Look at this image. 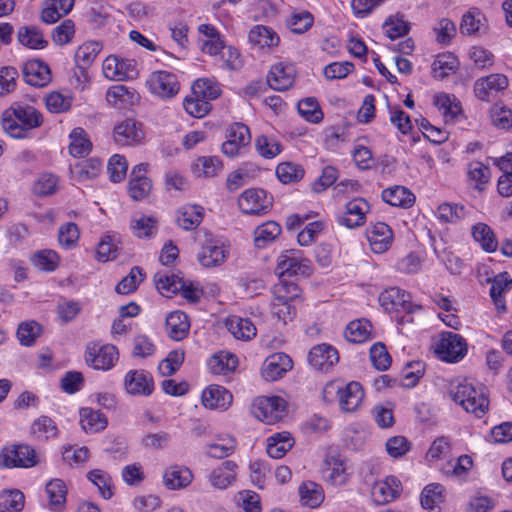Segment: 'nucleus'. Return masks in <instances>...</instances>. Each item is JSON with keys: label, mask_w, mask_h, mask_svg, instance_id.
Listing matches in <instances>:
<instances>
[{"label": "nucleus", "mask_w": 512, "mask_h": 512, "mask_svg": "<svg viewBox=\"0 0 512 512\" xmlns=\"http://www.w3.org/2000/svg\"><path fill=\"white\" fill-rule=\"evenodd\" d=\"M43 123L42 114L30 105L13 104L2 113L3 130L12 138H29L31 131Z\"/></svg>", "instance_id": "1"}, {"label": "nucleus", "mask_w": 512, "mask_h": 512, "mask_svg": "<svg viewBox=\"0 0 512 512\" xmlns=\"http://www.w3.org/2000/svg\"><path fill=\"white\" fill-rule=\"evenodd\" d=\"M450 396L466 412L482 417L488 410L486 387L473 379H462L451 385Z\"/></svg>", "instance_id": "2"}, {"label": "nucleus", "mask_w": 512, "mask_h": 512, "mask_svg": "<svg viewBox=\"0 0 512 512\" xmlns=\"http://www.w3.org/2000/svg\"><path fill=\"white\" fill-rule=\"evenodd\" d=\"M220 95V89L206 79H198L192 86V94L184 100V109L193 117L201 118L211 110L210 100Z\"/></svg>", "instance_id": "3"}, {"label": "nucleus", "mask_w": 512, "mask_h": 512, "mask_svg": "<svg viewBox=\"0 0 512 512\" xmlns=\"http://www.w3.org/2000/svg\"><path fill=\"white\" fill-rule=\"evenodd\" d=\"M84 359L89 367L95 370L108 371L116 365L119 359V351L113 344L89 342L86 345Z\"/></svg>", "instance_id": "4"}, {"label": "nucleus", "mask_w": 512, "mask_h": 512, "mask_svg": "<svg viewBox=\"0 0 512 512\" xmlns=\"http://www.w3.org/2000/svg\"><path fill=\"white\" fill-rule=\"evenodd\" d=\"M229 253V246L222 240L206 234L197 253V261L205 268H214L221 266L227 260Z\"/></svg>", "instance_id": "5"}, {"label": "nucleus", "mask_w": 512, "mask_h": 512, "mask_svg": "<svg viewBox=\"0 0 512 512\" xmlns=\"http://www.w3.org/2000/svg\"><path fill=\"white\" fill-rule=\"evenodd\" d=\"M312 272L311 261L302 257L300 251L288 250L280 255L275 274L279 278L285 276H309Z\"/></svg>", "instance_id": "6"}, {"label": "nucleus", "mask_w": 512, "mask_h": 512, "mask_svg": "<svg viewBox=\"0 0 512 512\" xmlns=\"http://www.w3.org/2000/svg\"><path fill=\"white\" fill-rule=\"evenodd\" d=\"M286 402L279 396L257 397L251 406L252 414L267 424L280 420L285 412Z\"/></svg>", "instance_id": "7"}, {"label": "nucleus", "mask_w": 512, "mask_h": 512, "mask_svg": "<svg viewBox=\"0 0 512 512\" xmlns=\"http://www.w3.org/2000/svg\"><path fill=\"white\" fill-rule=\"evenodd\" d=\"M103 73L111 80H133L139 75L138 64L134 59L110 55L103 62Z\"/></svg>", "instance_id": "8"}, {"label": "nucleus", "mask_w": 512, "mask_h": 512, "mask_svg": "<svg viewBox=\"0 0 512 512\" xmlns=\"http://www.w3.org/2000/svg\"><path fill=\"white\" fill-rule=\"evenodd\" d=\"M436 352L446 362H458L467 353V342L459 334L444 332L441 335Z\"/></svg>", "instance_id": "9"}, {"label": "nucleus", "mask_w": 512, "mask_h": 512, "mask_svg": "<svg viewBox=\"0 0 512 512\" xmlns=\"http://www.w3.org/2000/svg\"><path fill=\"white\" fill-rule=\"evenodd\" d=\"M146 85L152 94L161 98H172L180 89L176 75L165 70L152 72L146 80Z\"/></svg>", "instance_id": "10"}, {"label": "nucleus", "mask_w": 512, "mask_h": 512, "mask_svg": "<svg viewBox=\"0 0 512 512\" xmlns=\"http://www.w3.org/2000/svg\"><path fill=\"white\" fill-rule=\"evenodd\" d=\"M37 463L36 452L28 445H14L2 450L1 465L7 468H29L35 466Z\"/></svg>", "instance_id": "11"}, {"label": "nucleus", "mask_w": 512, "mask_h": 512, "mask_svg": "<svg viewBox=\"0 0 512 512\" xmlns=\"http://www.w3.org/2000/svg\"><path fill=\"white\" fill-rule=\"evenodd\" d=\"M369 203L363 198H354L345 205L343 212L336 217L337 223L349 229L360 227L366 222Z\"/></svg>", "instance_id": "12"}, {"label": "nucleus", "mask_w": 512, "mask_h": 512, "mask_svg": "<svg viewBox=\"0 0 512 512\" xmlns=\"http://www.w3.org/2000/svg\"><path fill=\"white\" fill-rule=\"evenodd\" d=\"M113 139L119 146L141 144L144 139L142 124L133 118L123 119L114 126Z\"/></svg>", "instance_id": "13"}, {"label": "nucleus", "mask_w": 512, "mask_h": 512, "mask_svg": "<svg viewBox=\"0 0 512 512\" xmlns=\"http://www.w3.org/2000/svg\"><path fill=\"white\" fill-rule=\"evenodd\" d=\"M381 306L388 312L414 313L420 310V306L413 304L410 295L404 290L392 287L383 291L379 296Z\"/></svg>", "instance_id": "14"}, {"label": "nucleus", "mask_w": 512, "mask_h": 512, "mask_svg": "<svg viewBox=\"0 0 512 512\" xmlns=\"http://www.w3.org/2000/svg\"><path fill=\"white\" fill-rule=\"evenodd\" d=\"M238 205L245 214H263L272 206V197L262 189H247L238 199Z\"/></svg>", "instance_id": "15"}, {"label": "nucleus", "mask_w": 512, "mask_h": 512, "mask_svg": "<svg viewBox=\"0 0 512 512\" xmlns=\"http://www.w3.org/2000/svg\"><path fill=\"white\" fill-rule=\"evenodd\" d=\"M227 140L222 144V152L228 157L238 156L251 142L249 128L242 123H234L227 130Z\"/></svg>", "instance_id": "16"}, {"label": "nucleus", "mask_w": 512, "mask_h": 512, "mask_svg": "<svg viewBox=\"0 0 512 512\" xmlns=\"http://www.w3.org/2000/svg\"><path fill=\"white\" fill-rule=\"evenodd\" d=\"M124 388L133 396H149L154 391L153 377L143 369L129 370L124 377Z\"/></svg>", "instance_id": "17"}, {"label": "nucleus", "mask_w": 512, "mask_h": 512, "mask_svg": "<svg viewBox=\"0 0 512 512\" xmlns=\"http://www.w3.org/2000/svg\"><path fill=\"white\" fill-rule=\"evenodd\" d=\"M149 165L140 163L133 167L128 183V194L135 201L145 199L152 189V182L146 176Z\"/></svg>", "instance_id": "18"}, {"label": "nucleus", "mask_w": 512, "mask_h": 512, "mask_svg": "<svg viewBox=\"0 0 512 512\" xmlns=\"http://www.w3.org/2000/svg\"><path fill=\"white\" fill-rule=\"evenodd\" d=\"M296 76L295 66L291 63L279 62L274 64L268 75V85L277 91H286L292 87Z\"/></svg>", "instance_id": "19"}, {"label": "nucleus", "mask_w": 512, "mask_h": 512, "mask_svg": "<svg viewBox=\"0 0 512 512\" xmlns=\"http://www.w3.org/2000/svg\"><path fill=\"white\" fill-rule=\"evenodd\" d=\"M292 366V360L287 354L274 353L263 362L261 375L266 381L273 382L283 377Z\"/></svg>", "instance_id": "20"}, {"label": "nucleus", "mask_w": 512, "mask_h": 512, "mask_svg": "<svg viewBox=\"0 0 512 512\" xmlns=\"http://www.w3.org/2000/svg\"><path fill=\"white\" fill-rule=\"evenodd\" d=\"M402 492V484L394 476L377 481L371 488L373 501L378 505L387 504L397 499Z\"/></svg>", "instance_id": "21"}, {"label": "nucleus", "mask_w": 512, "mask_h": 512, "mask_svg": "<svg viewBox=\"0 0 512 512\" xmlns=\"http://www.w3.org/2000/svg\"><path fill=\"white\" fill-rule=\"evenodd\" d=\"M508 79L503 74H491L478 79L474 84L475 96L482 101H489L499 91L506 89Z\"/></svg>", "instance_id": "22"}, {"label": "nucleus", "mask_w": 512, "mask_h": 512, "mask_svg": "<svg viewBox=\"0 0 512 512\" xmlns=\"http://www.w3.org/2000/svg\"><path fill=\"white\" fill-rule=\"evenodd\" d=\"M338 360V351L325 343L314 346L308 354L309 364L319 371H328Z\"/></svg>", "instance_id": "23"}, {"label": "nucleus", "mask_w": 512, "mask_h": 512, "mask_svg": "<svg viewBox=\"0 0 512 512\" xmlns=\"http://www.w3.org/2000/svg\"><path fill=\"white\" fill-rule=\"evenodd\" d=\"M139 94L133 88L123 84L110 86L106 91V101L117 109H128L138 103Z\"/></svg>", "instance_id": "24"}, {"label": "nucleus", "mask_w": 512, "mask_h": 512, "mask_svg": "<svg viewBox=\"0 0 512 512\" xmlns=\"http://www.w3.org/2000/svg\"><path fill=\"white\" fill-rule=\"evenodd\" d=\"M24 81L34 87H43L51 80V73L48 65L40 60L32 59L23 65Z\"/></svg>", "instance_id": "25"}, {"label": "nucleus", "mask_w": 512, "mask_h": 512, "mask_svg": "<svg viewBox=\"0 0 512 512\" xmlns=\"http://www.w3.org/2000/svg\"><path fill=\"white\" fill-rule=\"evenodd\" d=\"M367 239L372 251L380 254L387 251L391 246L393 233L386 223L377 222L367 230Z\"/></svg>", "instance_id": "26"}, {"label": "nucleus", "mask_w": 512, "mask_h": 512, "mask_svg": "<svg viewBox=\"0 0 512 512\" xmlns=\"http://www.w3.org/2000/svg\"><path fill=\"white\" fill-rule=\"evenodd\" d=\"M363 398L364 390L359 382L343 384L338 398L339 408L343 412H354L361 405Z\"/></svg>", "instance_id": "27"}, {"label": "nucleus", "mask_w": 512, "mask_h": 512, "mask_svg": "<svg viewBox=\"0 0 512 512\" xmlns=\"http://www.w3.org/2000/svg\"><path fill=\"white\" fill-rule=\"evenodd\" d=\"M237 468L238 466L234 461H224L208 475L210 485L219 490L227 489L236 480Z\"/></svg>", "instance_id": "28"}, {"label": "nucleus", "mask_w": 512, "mask_h": 512, "mask_svg": "<svg viewBox=\"0 0 512 512\" xmlns=\"http://www.w3.org/2000/svg\"><path fill=\"white\" fill-rule=\"evenodd\" d=\"M321 472L323 479L331 485L341 486L348 481L347 464L340 458L331 457L327 459Z\"/></svg>", "instance_id": "29"}, {"label": "nucleus", "mask_w": 512, "mask_h": 512, "mask_svg": "<svg viewBox=\"0 0 512 512\" xmlns=\"http://www.w3.org/2000/svg\"><path fill=\"white\" fill-rule=\"evenodd\" d=\"M193 474L186 466L172 465L163 474V484L169 490H179L191 484Z\"/></svg>", "instance_id": "30"}, {"label": "nucleus", "mask_w": 512, "mask_h": 512, "mask_svg": "<svg viewBox=\"0 0 512 512\" xmlns=\"http://www.w3.org/2000/svg\"><path fill=\"white\" fill-rule=\"evenodd\" d=\"M232 394L222 386L210 385L202 393V403L211 409H226L232 403Z\"/></svg>", "instance_id": "31"}, {"label": "nucleus", "mask_w": 512, "mask_h": 512, "mask_svg": "<svg viewBox=\"0 0 512 512\" xmlns=\"http://www.w3.org/2000/svg\"><path fill=\"white\" fill-rule=\"evenodd\" d=\"M382 199L391 206L410 208L415 203V195L404 186H392L382 191Z\"/></svg>", "instance_id": "32"}, {"label": "nucleus", "mask_w": 512, "mask_h": 512, "mask_svg": "<svg viewBox=\"0 0 512 512\" xmlns=\"http://www.w3.org/2000/svg\"><path fill=\"white\" fill-rule=\"evenodd\" d=\"M204 217V208L196 204H187L180 207L177 211V224L184 230H194L202 222Z\"/></svg>", "instance_id": "33"}, {"label": "nucleus", "mask_w": 512, "mask_h": 512, "mask_svg": "<svg viewBox=\"0 0 512 512\" xmlns=\"http://www.w3.org/2000/svg\"><path fill=\"white\" fill-rule=\"evenodd\" d=\"M189 329L190 322L184 312L174 311L167 316L166 332L173 340H183L188 335Z\"/></svg>", "instance_id": "34"}, {"label": "nucleus", "mask_w": 512, "mask_h": 512, "mask_svg": "<svg viewBox=\"0 0 512 512\" xmlns=\"http://www.w3.org/2000/svg\"><path fill=\"white\" fill-rule=\"evenodd\" d=\"M191 169L198 178H212L222 171L223 163L217 156H200L193 162Z\"/></svg>", "instance_id": "35"}, {"label": "nucleus", "mask_w": 512, "mask_h": 512, "mask_svg": "<svg viewBox=\"0 0 512 512\" xmlns=\"http://www.w3.org/2000/svg\"><path fill=\"white\" fill-rule=\"evenodd\" d=\"M294 445V438L287 431L274 433L267 439V454L274 459L282 458Z\"/></svg>", "instance_id": "36"}, {"label": "nucleus", "mask_w": 512, "mask_h": 512, "mask_svg": "<svg viewBox=\"0 0 512 512\" xmlns=\"http://www.w3.org/2000/svg\"><path fill=\"white\" fill-rule=\"evenodd\" d=\"M79 415L81 427L87 433H97L107 427L106 416L90 407L81 408Z\"/></svg>", "instance_id": "37"}, {"label": "nucleus", "mask_w": 512, "mask_h": 512, "mask_svg": "<svg viewBox=\"0 0 512 512\" xmlns=\"http://www.w3.org/2000/svg\"><path fill=\"white\" fill-rule=\"evenodd\" d=\"M102 170V162L97 158H89L78 162L70 171L73 178L78 182L96 178Z\"/></svg>", "instance_id": "38"}, {"label": "nucleus", "mask_w": 512, "mask_h": 512, "mask_svg": "<svg viewBox=\"0 0 512 512\" xmlns=\"http://www.w3.org/2000/svg\"><path fill=\"white\" fill-rule=\"evenodd\" d=\"M230 333L240 340H249L256 335V327L248 318L232 316L226 323Z\"/></svg>", "instance_id": "39"}, {"label": "nucleus", "mask_w": 512, "mask_h": 512, "mask_svg": "<svg viewBox=\"0 0 512 512\" xmlns=\"http://www.w3.org/2000/svg\"><path fill=\"white\" fill-rule=\"evenodd\" d=\"M444 487L438 483H432L427 485L420 497L421 505L424 509L429 512H438L439 505L443 502Z\"/></svg>", "instance_id": "40"}, {"label": "nucleus", "mask_w": 512, "mask_h": 512, "mask_svg": "<svg viewBox=\"0 0 512 512\" xmlns=\"http://www.w3.org/2000/svg\"><path fill=\"white\" fill-rule=\"evenodd\" d=\"M248 37L250 43L259 48L275 47L279 43L278 35L272 29L263 25L254 26Z\"/></svg>", "instance_id": "41"}, {"label": "nucleus", "mask_w": 512, "mask_h": 512, "mask_svg": "<svg viewBox=\"0 0 512 512\" xmlns=\"http://www.w3.org/2000/svg\"><path fill=\"white\" fill-rule=\"evenodd\" d=\"M101 50L102 44L100 42L88 41L83 43L75 52L76 65L80 69L90 67Z\"/></svg>", "instance_id": "42"}, {"label": "nucleus", "mask_w": 512, "mask_h": 512, "mask_svg": "<svg viewBox=\"0 0 512 512\" xmlns=\"http://www.w3.org/2000/svg\"><path fill=\"white\" fill-rule=\"evenodd\" d=\"M130 228L138 238H150L156 234L157 221L143 214H134L131 218Z\"/></svg>", "instance_id": "43"}, {"label": "nucleus", "mask_w": 512, "mask_h": 512, "mask_svg": "<svg viewBox=\"0 0 512 512\" xmlns=\"http://www.w3.org/2000/svg\"><path fill=\"white\" fill-rule=\"evenodd\" d=\"M512 286V280L506 274L497 275L491 284L490 296L498 311H505L506 304L504 293L509 291Z\"/></svg>", "instance_id": "44"}, {"label": "nucleus", "mask_w": 512, "mask_h": 512, "mask_svg": "<svg viewBox=\"0 0 512 512\" xmlns=\"http://www.w3.org/2000/svg\"><path fill=\"white\" fill-rule=\"evenodd\" d=\"M371 323L366 319L351 321L344 332L347 341L363 343L371 337Z\"/></svg>", "instance_id": "45"}, {"label": "nucleus", "mask_w": 512, "mask_h": 512, "mask_svg": "<svg viewBox=\"0 0 512 512\" xmlns=\"http://www.w3.org/2000/svg\"><path fill=\"white\" fill-rule=\"evenodd\" d=\"M237 365L236 356L229 353L215 354L208 362L210 371L216 375H228L236 369Z\"/></svg>", "instance_id": "46"}, {"label": "nucleus", "mask_w": 512, "mask_h": 512, "mask_svg": "<svg viewBox=\"0 0 512 512\" xmlns=\"http://www.w3.org/2000/svg\"><path fill=\"white\" fill-rule=\"evenodd\" d=\"M69 152L74 157H84L89 154L92 144L83 128H74L70 133Z\"/></svg>", "instance_id": "47"}, {"label": "nucleus", "mask_w": 512, "mask_h": 512, "mask_svg": "<svg viewBox=\"0 0 512 512\" xmlns=\"http://www.w3.org/2000/svg\"><path fill=\"white\" fill-rule=\"evenodd\" d=\"M467 178L474 189L483 191L490 180V170L481 162H471L467 167Z\"/></svg>", "instance_id": "48"}, {"label": "nucleus", "mask_w": 512, "mask_h": 512, "mask_svg": "<svg viewBox=\"0 0 512 512\" xmlns=\"http://www.w3.org/2000/svg\"><path fill=\"white\" fill-rule=\"evenodd\" d=\"M472 236L486 252H494L498 247V241L493 230L484 223H477L472 227Z\"/></svg>", "instance_id": "49"}, {"label": "nucleus", "mask_w": 512, "mask_h": 512, "mask_svg": "<svg viewBox=\"0 0 512 512\" xmlns=\"http://www.w3.org/2000/svg\"><path fill=\"white\" fill-rule=\"evenodd\" d=\"M24 503V494L18 489L0 492V512H21Z\"/></svg>", "instance_id": "50"}, {"label": "nucleus", "mask_w": 512, "mask_h": 512, "mask_svg": "<svg viewBox=\"0 0 512 512\" xmlns=\"http://www.w3.org/2000/svg\"><path fill=\"white\" fill-rule=\"evenodd\" d=\"M236 441L231 436L219 437L206 446V454L211 458L222 459L233 454Z\"/></svg>", "instance_id": "51"}, {"label": "nucleus", "mask_w": 512, "mask_h": 512, "mask_svg": "<svg viewBox=\"0 0 512 512\" xmlns=\"http://www.w3.org/2000/svg\"><path fill=\"white\" fill-rule=\"evenodd\" d=\"M435 106L442 112L446 120H454L461 113L460 102L455 96L446 93L434 97Z\"/></svg>", "instance_id": "52"}, {"label": "nucleus", "mask_w": 512, "mask_h": 512, "mask_svg": "<svg viewBox=\"0 0 512 512\" xmlns=\"http://www.w3.org/2000/svg\"><path fill=\"white\" fill-rule=\"evenodd\" d=\"M281 233V227L274 221H268L258 226L254 232V242L258 248L265 247Z\"/></svg>", "instance_id": "53"}, {"label": "nucleus", "mask_w": 512, "mask_h": 512, "mask_svg": "<svg viewBox=\"0 0 512 512\" xmlns=\"http://www.w3.org/2000/svg\"><path fill=\"white\" fill-rule=\"evenodd\" d=\"M255 149L261 157L272 159L281 153L282 145L274 137L260 135L255 140Z\"/></svg>", "instance_id": "54"}, {"label": "nucleus", "mask_w": 512, "mask_h": 512, "mask_svg": "<svg viewBox=\"0 0 512 512\" xmlns=\"http://www.w3.org/2000/svg\"><path fill=\"white\" fill-rule=\"evenodd\" d=\"M46 493L50 505L55 510H59L66 502L67 488L65 483L60 479H53L46 485Z\"/></svg>", "instance_id": "55"}, {"label": "nucleus", "mask_w": 512, "mask_h": 512, "mask_svg": "<svg viewBox=\"0 0 512 512\" xmlns=\"http://www.w3.org/2000/svg\"><path fill=\"white\" fill-rule=\"evenodd\" d=\"M31 431L40 441L55 438L58 434V428L55 422L47 416H42L35 420L32 424Z\"/></svg>", "instance_id": "56"}, {"label": "nucleus", "mask_w": 512, "mask_h": 512, "mask_svg": "<svg viewBox=\"0 0 512 512\" xmlns=\"http://www.w3.org/2000/svg\"><path fill=\"white\" fill-rule=\"evenodd\" d=\"M299 493L303 504L316 508L318 507L323 499L322 488L314 482H305L299 487Z\"/></svg>", "instance_id": "57"}, {"label": "nucleus", "mask_w": 512, "mask_h": 512, "mask_svg": "<svg viewBox=\"0 0 512 512\" xmlns=\"http://www.w3.org/2000/svg\"><path fill=\"white\" fill-rule=\"evenodd\" d=\"M276 175L282 183L289 184L301 180L304 176V169L301 165L293 162H282L276 167Z\"/></svg>", "instance_id": "58"}, {"label": "nucleus", "mask_w": 512, "mask_h": 512, "mask_svg": "<svg viewBox=\"0 0 512 512\" xmlns=\"http://www.w3.org/2000/svg\"><path fill=\"white\" fill-rule=\"evenodd\" d=\"M154 282L157 290L163 294L176 293L182 287V280L174 274L167 272H157L154 276Z\"/></svg>", "instance_id": "59"}, {"label": "nucleus", "mask_w": 512, "mask_h": 512, "mask_svg": "<svg viewBox=\"0 0 512 512\" xmlns=\"http://www.w3.org/2000/svg\"><path fill=\"white\" fill-rule=\"evenodd\" d=\"M19 42L31 49H43L47 45L42 33L36 28L23 27L18 32Z\"/></svg>", "instance_id": "60"}, {"label": "nucleus", "mask_w": 512, "mask_h": 512, "mask_svg": "<svg viewBox=\"0 0 512 512\" xmlns=\"http://www.w3.org/2000/svg\"><path fill=\"white\" fill-rule=\"evenodd\" d=\"M87 477L95 486H97L103 498L109 499L112 497V479L107 472L95 469L90 471Z\"/></svg>", "instance_id": "61"}, {"label": "nucleus", "mask_w": 512, "mask_h": 512, "mask_svg": "<svg viewBox=\"0 0 512 512\" xmlns=\"http://www.w3.org/2000/svg\"><path fill=\"white\" fill-rule=\"evenodd\" d=\"M41 327L36 321L22 322L17 329V338L21 345L31 346L40 336Z\"/></svg>", "instance_id": "62"}, {"label": "nucleus", "mask_w": 512, "mask_h": 512, "mask_svg": "<svg viewBox=\"0 0 512 512\" xmlns=\"http://www.w3.org/2000/svg\"><path fill=\"white\" fill-rule=\"evenodd\" d=\"M300 115L311 123H318L323 118V113L317 100L313 97L302 99L298 103Z\"/></svg>", "instance_id": "63"}, {"label": "nucleus", "mask_w": 512, "mask_h": 512, "mask_svg": "<svg viewBox=\"0 0 512 512\" xmlns=\"http://www.w3.org/2000/svg\"><path fill=\"white\" fill-rule=\"evenodd\" d=\"M237 506L244 512H261L260 496L250 490H243L236 495Z\"/></svg>", "instance_id": "64"}]
</instances>
